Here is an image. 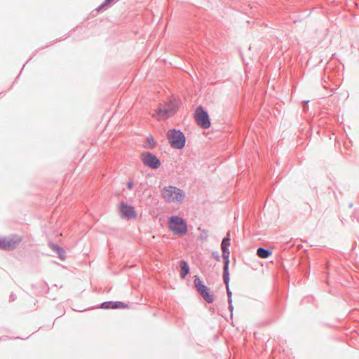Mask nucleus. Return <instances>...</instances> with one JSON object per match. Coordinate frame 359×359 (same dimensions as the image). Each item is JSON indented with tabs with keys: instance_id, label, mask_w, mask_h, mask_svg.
<instances>
[{
	"instance_id": "nucleus-14",
	"label": "nucleus",
	"mask_w": 359,
	"mask_h": 359,
	"mask_svg": "<svg viewBox=\"0 0 359 359\" xmlns=\"http://www.w3.org/2000/svg\"><path fill=\"white\" fill-rule=\"evenodd\" d=\"M180 266H181V277H182V278H184L189 271V265L185 261H182L180 262Z\"/></svg>"
},
{
	"instance_id": "nucleus-4",
	"label": "nucleus",
	"mask_w": 359,
	"mask_h": 359,
	"mask_svg": "<svg viewBox=\"0 0 359 359\" xmlns=\"http://www.w3.org/2000/svg\"><path fill=\"white\" fill-rule=\"evenodd\" d=\"M167 137L170 145L177 149H182L185 145V137L182 132L176 130H170Z\"/></svg>"
},
{
	"instance_id": "nucleus-5",
	"label": "nucleus",
	"mask_w": 359,
	"mask_h": 359,
	"mask_svg": "<svg viewBox=\"0 0 359 359\" xmlns=\"http://www.w3.org/2000/svg\"><path fill=\"white\" fill-rule=\"evenodd\" d=\"M194 118L197 124L204 129L209 128L210 127V121L209 115L202 107L196 108L194 114Z\"/></svg>"
},
{
	"instance_id": "nucleus-9",
	"label": "nucleus",
	"mask_w": 359,
	"mask_h": 359,
	"mask_svg": "<svg viewBox=\"0 0 359 359\" xmlns=\"http://www.w3.org/2000/svg\"><path fill=\"white\" fill-rule=\"evenodd\" d=\"M141 158L143 163L151 168H158L161 165L159 160L150 153L142 154Z\"/></svg>"
},
{
	"instance_id": "nucleus-3",
	"label": "nucleus",
	"mask_w": 359,
	"mask_h": 359,
	"mask_svg": "<svg viewBox=\"0 0 359 359\" xmlns=\"http://www.w3.org/2000/svg\"><path fill=\"white\" fill-rule=\"evenodd\" d=\"M168 226L170 231L177 236H182L187 232L185 221L178 216H172L169 219Z\"/></svg>"
},
{
	"instance_id": "nucleus-8",
	"label": "nucleus",
	"mask_w": 359,
	"mask_h": 359,
	"mask_svg": "<svg viewBox=\"0 0 359 359\" xmlns=\"http://www.w3.org/2000/svg\"><path fill=\"white\" fill-rule=\"evenodd\" d=\"M119 210L121 217L128 219H135L137 217V213L135 211V208L125 203H121L120 204Z\"/></svg>"
},
{
	"instance_id": "nucleus-2",
	"label": "nucleus",
	"mask_w": 359,
	"mask_h": 359,
	"mask_svg": "<svg viewBox=\"0 0 359 359\" xmlns=\"http://www.w3.org/2000/svg\"><path fill=\"white\" fill-rule=\"evenodd\" d=\"M161 195L169 203H182L184 198V192L172 186L164 187L161 191Z\"/></svg>"
},
{
	"instance_id": "nucleus-6",
	"label": "nucleus",
	"mask_w": 359,
	"mask_h": 359,
	"mask_svg": "<svg viewBox=\"0 0 359 359\" xmlns=\"http://www.w3.org/2000/svg\"><path fill=\"white\" fill-rule=\"evenodd\" d=\"M21 241V237L18 235L11 237H0V248L5 250H13L19 245Z\"/></svg>"
},
{
	"instance_id": "nucleus-7",
	"label": "nucleus",
	"mask_w": 359,
	"mask_h": 359,
	"mask_svg": "<svg viewBox=\"0 0 359 359\" xmlns=\"http://www.w3.org/2000/svg\"><path fill=\"white\" fill-rule=\"evenodd\" d=\"M194 285L197 288L198 292L206 302L208 303L213 302V295L210 294L209 288L197 277L194 279Z\"/></svg>"
},
{
	"instance_id": "nucleus-11",
	"label": "nucleus",
	"mask_w": 359,
	"mask_h": 359,
	"mask_svg": "<svg viewBox=\"0 0 359 359\" xmlns=\"http://www.w3.org/2000/svg\"><path fill=\"white\" fill-rule=\"evenodd\" d=\"M230 245V238H229V233H228V236L226 238H224L222 243V249L223 252V256L225 258V262L226 260H229V252L228 250V248Z\"/></svg>"
},
{
	"instance_id": "nucleus-17",
	"label": "nucleus",
	"mask_w": 359,
	"mask_h": 359,
	"mask_svg": "<svg viewBox=\"0 0 359 359\" xmlns=\"http://www.w3.org/2000/svg\"><path fill=\"white\" fill-rule=\"evenodd\" d=\"M148 140H149V142H154V139L153 138H149Z\"/></svg>"
},
{
	"instance_id": "nucleus-12",
	"label": "nucleus",
	"mask_w": 359,
	"mask_h": 359,
	"mask_svg": "<svg viewBox=\"0 0 359 359\" xmlns=\"http://www.w3.org/2000/svg\"><path fill=\"white\" fill-rule=\"evenodd\" d=\"M102 308L104 309H121L126 307L122 302H105L102 305Z\"/></svg>"
},
{
	"instance_id": "nucleus-16",
	"label": "nucleus",
	"mask_w": 359,
	"mask_h": 359,
	"mask_svg": "<svg viewBox=\"0 0 359 359\" xmlns=\"http://www.w3.org/2000/svg\"><path fill=\"white\" fill-rule=\"evenodd\" d=\"M133 182H129V183L128 184V187L129 189H132V188H133Z\"/></svg>"
},
{
	"instance_id": "nucleus-18",
	"label": "nucleus",
	"mask_w": 359,
	"mask_h": 359,
	"mask_svg": "<svg viewBox=\"0 0 359 359\" xmlns=\"http://www.w3.org/2000/svg\"><path fill=\"white\" fill-rule=\"evenodd\" d=\"M113 0H106V2L107 4H109L111 1H112Z\"/></svg>"
},
{
	"instance_id": "nucleus-1",
	"label": "nucleus",
	"mask_w": 359,
	"mask_h": 359,
	"mask_svg": "<svg viewBox=\"0 0 359 359\" xmlns=\"http://www.w3.org/2000/svg\"><path fill=\"white\" fill-rule=\"evenodd\" d=\"M178 104L175 101H170L160 106L153 114L157 120H164L173 116L178 109Z\"/></svg>"
},
{
	"instance_id": "nucleus-15",
	"label": "nucleus",
	"mask_w": 359,
	"mask_h": 359,
	"mask_svg": "<svg viewBox=\"0 0 359 359\" xmlns=\"http://www.w3.org/2000/svg\"><path fill=\"white\" fill-rule=\"evenodd\" d=\"M56 252H57L60 258L62 259V260H64L65 258V252L60 247L58 246H54L53 248Z\"/></svg>"
},
{
	"instance_id": "nucleus-13",
	"label": "nucleus",
	"mask_w": 359,
	"mask_h": 359,
	"mask_svg": "<svg viewBox=\"0 0 359 359\" xmlns=\"http://www.w3.org/2000/svg\"><path fill=\"white\" fill-rule=\"evenodd\" d=\"M272 254V252L269 250H266L262 248H259L257 250V255L258 257L264 259L268 258L269 256H271Z\"/></svg>"
},
{
	"instance_id": "nucleus-10",
	"label": "nucleus",
	"mask_w": 359,
	"mask_h": 359,
	"mask_svg": "<svg viewBox=\"0 0 359 359\" xmlns=\"http://www.w3.org/2000/svg\"><path fill=\"white\" fill-rule=\"evenodd\" d=\"M229 263V260H226L224 263L223 278H224V282L226 285L228 297L229 298V303H231V301L230 298L231 297V292L229 290V271H228Z\"/></svg>"
}]
</instances>
